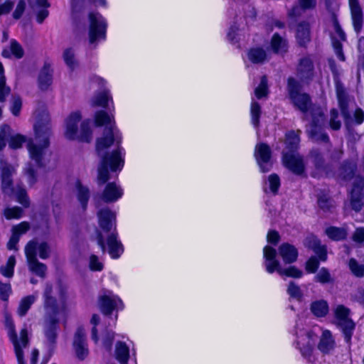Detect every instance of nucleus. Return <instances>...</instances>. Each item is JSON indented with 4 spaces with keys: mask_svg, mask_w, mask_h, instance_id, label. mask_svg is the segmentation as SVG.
Listing matches in <instances>:
<instances>
[{
    "mask_svg": "<svg viewBox=\"0 0 364 364\" xmlns=\"http://www.w3.org/2000/svg\"><path fill=\"white\" fill-rule=\"evenodd\" d=\"M288 294L291 296L298 300H300L302 297V293L299 286H297L294 282H291L287 289Z\"/></svg>",
    "mask_w": 364,
    "mask_h": 364,
    "instance_id": "58",
    "label": "nucleus"
},
{
    "mask_svg": "<svg viewBox=\"0 0 364 364\" xmlns=\"http://www.w3.org/2000/svg\"><path fill=\"white\" fill-rule=\"evenodd\" d=\"M248 59L255 64L264 63L267 59L266 51L261 48H251L247 53Z\"/></svg>",
    "mask_w": 364,
    "mask_h": 364,
    "instance_id": "36",
    "label": "nucleus"
},
{
    "mask_svg": "<svg viewBox=\"0 0 364 364\" xmlns=\"http://www.w3.org/2000/svg\"><path fill=\"white\" fill-rule=\"evenodd\" d=\"M11 129L7 124H3L0 129V151L6 146V138L11 136Z\"/></svg>",
    "mask_w": 364,
    "mask_h": 364,
    "instance_id": "53",
    "label": "nucleus"
},
{
    "mask_svg": "<svg viewBox=\"0 0 364 364\" xmlns=\"http://www.w3.org/2000/svg\"><path fill=\"white\" fill-rule=\"evenodd\" d=\"M105 6V0H72V9L74 13L80 11L83 8L87 6L90 4Z\"/></svg>",
    "mask_w": 364,
    "mask_h": 364,
    "instance_id": "41",
    "label": "nucleus"
},
{
    "mask_svg": "<svg viewBox=\"0 0 364 364\" xmlns=\"http://www.w3.org/2000/svg\"><path fill=\"white\" fill-rule=\"evenodd\" d=\"M271 48L274 53L283 54L288 50V43L286 39L274 33L271 40Z\"/></svg>",
    "mask_w": 364,
    "mask_h": 364,
    "instance_id": "31",
    "label": "nucleus"
},
{
    "mask_svg": "<svg viewBox=\"0 0 364 364\" xmlns=\"http://www.w3.org/2000/svg\"><path fill=\"white\" fill-rule=\"evenodd\" d=\"M109 100H112L109 92L107 90H105L97 93L92 99V105L95 107H106Z\"/></svg>",
    "mask_w": 364,
    "mask_h": 364,
    "instance_id": "40",
    "label": "nucleus"
},
{
    "mask_svg": "<svg viewBox=\"0 0 364 364\" xmlns=\"http://www.w3.org/2000/svg\"><path fill=\"white\" fill-rule=\"evenodd\" d=\"M4 325L9 341L14 346L18 363L25 364L23 349L29 346L31 326L26 323L22 325H16L13 320H5Z\"/></svg>",
    "mask_w": 364,
    "mask_h": 364,
    "instance_id": "3",
    "label": "nucleus"
},
{
    "mask_svg": "<svg viewBox=\"0 0 364 364\" xmlns=\"http://www.w3.org/2000/svg\"><path fill=\"white\" fill-rule=\"evenodd\" d=\"M16 263V259L14 256H11L5 266L0 267V272L6 277H11L14 274V268Z\"/></svg>",
    "mask_w": 364,
    "mask_h": 364,
    "instance_id": "49",
    "label": "nucleus"
},
{
    "mask_svg": "<svg viewBox=\"0 0 364 364\" xmlns=\"http://www.w3.org/2000/svg\"><path fill=\"white\" fill-rule=\"evenodd\" d=\"M38 251L39 257L43 259H46L50 257V249L49 245L46 242H43L40 244L37 242V249L36 251Z\"/></svg>",
    "mask_w": 364,
    "mask_h": 364,
    "instance_id": "56",
    "label": "nucleus"
},
{
    "mask_svg": "<svg viewBox=\"0 0 364 364\" xmlns=\"http://www.w3.org/2000/svg\"><path fill=\"white\" fill-rule=\"evenodd\" d=\"M0 102H4L6 100V96L11 92L9 87L6 85V79L4 75V67L0 63Z\"/></svg>",
    "mask_w": 364,
    "mask_h": 364,
    "instance_id": "44",
    "label": "nucleus"
},
{
    "mask_svg": "<svg viewBox=\"0 0 364 364\" xmlns=\"http://www.w3.org/2000/svg\"><path fill=\"white\" fill-rule=\"evenodd\" d=\"M336 318H348L350 314V310L343 304L337 305L333 309Z\"/></svg>",
    "mask_w": 364,
    "mask_h": 364,
    "instance_id": "54",
    "label": "nucleus"
},
{
    "mask_svg": "<svg viewBox=\"0 0 364 364\" xmlns=\"http://www.w3.org/2000/svg\"><path fill=\"white\" fill-rule=\"evenodd\" d=\"M94 325L92 330V338L97 342V333L102 335L103 346L107 350H110L112 346V342L114 338V333L112 330H109L104 320H92Z\"/></svg>",
    "mask_w": 364,
    "mask_h": 364,
    "instance_id": "14",
    "label": "nucleus"
},
{
    "mask_svg": "<svg viewBox=\"0 0 364 364\" xmlns=\"http://www.w3.org/2000/svg\"><path fill=\"white\" fill-rule=\"evenodd\" d=\"M123 195V191L120 186L115 183H108L102 193L97 194L94 197L96 207L101 205V202L105 203H112L119 199Z\"/></svg>",
    "mask_w": 364,
    "mask_h": 364,
    "instance_id": "12",
    "label": "nucleus"
},
{
    "mask_svg": "<svg viewBox=\"0 0 364 364\" xmlns=\"http://www.w3.org/2000/svg\"><path fill=\"white\" fill-rule=\"evenodd\" d=\"M311 310L316 316L323 317L328 311V303L325 300L316 301L311 304Z\"/></svg>",
    "mask_w": 364,
    "mask_h": 364,
    "instance_id": "39",
    "label": "nucleus"
},
{
    "mask_svg": "<svg viewBox=\"0 0 364 364\" xmlns=\"http://www.w3.org/2000/svg\"><path fill=\"white\" fill-rule=\"evenodd\" d=\"M251 117L252 122L255 127H258L259 125V118L261 115V107L258 102L252 100L251 103Z\"/></svg>",
    "mask_w": 364,
    "mask_h": 364,
    "instance_id": "47",
    "label": "nucleus"
},
{
    "mask_svg": "<svg viewBox=\"0 0 364 364\" xmlns=\"http://www.w3.org/2000/svg\"><path fill=\"white\" fill-rule=\"evenodd\" d=\"M338 117V111L335 109L331 110L330 127L333 130H338L341 127V121L337 120Z\"/></svg>",
    "mask_w": 364,
    "mask_h": 364,
    "instance_id": "61",
    "label": "nucleus"
},
{
    "mask_svg": "<svg viewBox=\"0 0 364 364\" xmlns=\"http://www.w3.org/2000/svg\"><path fill=\"white\" fill-rule=\"evenodd\" d=\"M301 86L300 83L293 77L288 79L287 91L289 97L294 107L304 114L303 119H306V114L309 110L314 107H311V100L310 96L304 92H301ZM316 107V108H317Z\"/></svg>",
    "mask_w": 364,
    "mask_h": 364,
    "instance_id": "4",
    "label": "nucleus"
},
{
    "mask_svg": "<svg viewBox=\"0 0 364 364\" xmlns=\"http://www.w3.org/2000/svg\"><path fill=\"white\" fill-rule=\"evenodd\" d=\"M22 107V101L19 96H13L11 111L14 116H18Z\"/></svg>",
    "mask_w": 364,
    "mask_h": 364,
    "instance_id": "62",
    "label": "nucleus"
},
{
    "mask_svg": "<svg viewBox=\"0 0 364 364\" xmlns=\"http://www.w3.org/2000/svg\"><path fill=\"white\" fill-rule=\"evenodd\" d=\"M58 320H47L45 323V336L47 342L50 347H53L55 343L58 331Z\"/></svg>",
    "mask_w": 364,
    "mask_h": 364,
    "instance_id": "28",
    "label": "nucleus"
},
{
    "mask_svg": "<svg viewBox=\"0 0 364 364\" xmlns=\"http://www.w3.org/2000/svg\"><path fill=\"white\" fill-rule=\"evenodd\" d=\"M97 215L100 227L105 232L116 230V213L109 208H100Z\"/></svg>",
    "mask_w": 364,
    "mask_h": 364,
    "instance_id": "17",
    "label": "nucleus"
},
{
    "mask_svg": "<svg viewBox=\"0 0 364 364\" xmlns=\"http://www.w3.org/2000/svg\"><path fill=\"white\" fill-rule=\"evenodd\" d=\"M0 171L1 191L4 195L11 197L14 193L12 176L15 173V168L0 157Z\"/></svg>",
    "mask_w": 364,
    "mask_h": 364,
    "instance_id": "13",
    "label": "nucleus"
},
{
    "mask_svg": "<svg viewBox=\"0 0 364 364\" xmlns=\"http://www.w3.org/2000/svg\"><path fill=\"white\" fill-rule=\"evenodd\" d=\"M89 267L92 271H101L103 269V264L99 261L96 255H92L90 257Z\"/></svg>",
    "mask_w": 364,
    "mask_h": 364,
    "instance_id": "63",
    "label": "nucleus"
},
{
    "mask_svg": "<svg viewBox=\"0 0 364 364\" xmlns=\"http://www.w3.org/2000/svg\"><path fill=\"white\" fill-rule=\"evenodd\" d=\"M353 27L357 33H360L363 25V12L358 0H349Z\"/></svg>",
    "mask_w": 364,
    "mask_h": 364,
    "instance_id": "22",
    "label": "nucleus"
},
{
    "mask_svg": "<svg viewBox=\"0 0 364 364\" xmlns=\"http://www.w3.org/2000/svg\"><path fill=\"white\" fill-rule=\"evenodd\" d=\"M301 132V130L298 129L296 132L290 131L287 133L285 144L289 151H294L298 148L300 142L299 134Z\"/></svg>",
    "mask_w": 364,
    "mask_h": 364,
    "instance_id": "38",
    "label": "nucleus"
},
{
    "mask_svg": "<svg viewBox=\"0 0 364 364\" xmlns=\"http://www.w3.org/2000/svg\"><path fill=\"white\" fill-rule=\"evenodd\" d=\"M114 117L105 111H99L95 114V124L98 127L105 126L103 136L96 141V151L101 160L97 168V183L105 184L109 179V167L112 171L121 170L124 166V159L121 156V149L118 147L111 153L107 149L114 144L120 143L117 131L113 122Z\"/></svg>",
    "mask_w": 364,
    "mask_h": 364,
    "instance_id": "1",
    "label": "nucleus"
},
{
    "mask_svg": "<svg viewBox=\"0 0 364 364\" xmlns=\"http://www.w3.org/2000/svg\"><path fill=\"white\" fill-rule=\"evenodd\" d=\"M60 304L57 303L55 298L53 296V287L47 284L44 290V309L48 316L53 318L66 311V293L60 288Z\"/></svg>",
    "mask_w": 364,
    "mask_h": 364,
    "instance_id": "7",
    "label": "nucleus"
},
{
    "mask_svg": "<svg viewBox=\"0 0 364 364\" xmlns=\"http://www.w3.org/2000/svg\"><path fill=\"white\" fill-rule=\"evenodd\" d=\"M73 348L79 360H82L87 356L89 350L86 342L85 331L81 327H79L75 333Z\"/></svg>",
    "mask_w": 364,
    "mask_h": 364,
    "instance_id": "18",
    "label": "nucleus"
},
{
    "mask_svg": "<svg viewBox=\"0 0 364 364\" xmlns=\"http://www.w3.org/2000/svg\"><path fill=\"white\" fill-rule=\"evenodd\" d=\"M326 234L333 240L345 239L347 235V230L345 228L330 227L326 228Z\"/></svg>",
    "mask_w": 364,
    "mask_h": 364,
    "instance_id": "42",
    "label": "nucleus"
},
{
    "mask_svg": "<svg viewBox=\"0 0 364 364\" xmlns=\"http://www.w3.org/2000/svg\"><path fill=\"white\" fill-rule=\"evenodd\" d=\"M22 214V208L18 206L7 208L4 210L5 217L9 220L13 218H19L21 217Z\"/></svg>",
    "mask_w": 364,
    "mask_h": 364,
    "instance_id": "55",
    "label": "nucleus"
},
{
    "mask_svg": "<svg viewBox=\"0 0 364 364\" xmlns=\"http://www.w3.org/2000/svg\"><path fill=\"white\" fill-rule=\"evenodd\" d=\"M35 301L36 296L34 295H29L23 298L17 309L18 315L21 317L24 316Z\"/></svg>",
    "mask_w": 364,
    "mask_h": 364,
    "instance_id": "43",
    "label": "nucleus"
},
{
    "mask_svg": "<svg viewBox=\"0 0 364 364\" xmlns=\"http://www.w3.org/2000/svg\"><path fill=\"white\" fill-rule=\"evenodd\" d=\"M335 84L336 95L338 100V104L341 111V114L345 119H349L350 118V114L348 108V96L340 80H336V83Z\"/></svg>",
    "mask_w": 364,
    "mask_h": 364,
    "instance_id": "19",
    "label": "nucleus"
},
{
    "mask_svg": "<svg viewBox=\"0 0 364 364\" xmlns=\"http://www.w3.org/2000/svg\"><path fill=\"white\" fill-rule=\"evenodd\" d=\"M25 137L21 134H16L11 136L9 145L11 149H16L21 147L23 143L25 141Z\"/></svg>",
    "mask_w": 364,
    "mask_h": 364,
    "instance_id": "60",
    "label": "nucleus"
},
{
    "mask_svg": "<svg viewBox=\"0 0 364 364\" xmlns=\"http://www.w3.org/2000/svg\"><path fill=\"white\" fill-rule=\"evenodd\" d=\"M15 197L16 201L21 204L23 208H27L30 206V199L28 198L27 191L22 186H16L14 187V193L10 197Z\"/></svg>",
    "mask_w": 364,
    "mask_h": 364,
    "instance_id": "35",
    "label": "nucleus"
},
{
    "mask_svg": "<svg viewBox=\"0 0 364 364\" xmlns=\"http://www.w3.org/2000/svg\"><path fill=\"white\" fill-rule=\"evenodd\" d=\"M114 353L116 359L121 364H125L127 363L129 358V349L124 342H117Z\"/></svg>",
    "mask_w": 364,
    "mask_h": 364,
    "instance_id": "33",
    "label": "nucleus"
},
{
    "mask_svg": "<svg viewBox=\"0 0 364 364\" xmlns=\"http://www.w3.org/2000/svg\"><path fill=\"white\" fill-rule=\"evenodd\" d=\"M268 93L267 78L265 75L261 77L260 83L255 90V95L258 99L267 97Z\"/></svg>",
    "mask_w": 364,
    "mask_h": 364,
    "instance_id": "50",
    "label": "nucleus"
},
{
    "mask_svg": "<svg viewBox=\"0 0 364 364\" xmlns=\"http://www.w3.org/2000/svg\"><path fill=\"white\" fill-rule=\"evenodd\" d=\"M36 122L34 125L36 139L39 144L32 141L28 144V149L31 158L35 161V164L28 162L23 168L25 176L29 186H33L38 181L36 167L43 166L42 162L43 149L49 145V136L50 135V117L46 109H39L35 112Z\"/></svg>",
    "mask_w": 364,
    "mask_h": 364,
    "instance_id": "2",
    "label": "nucleus"
},
{
    "mask_svg": "<svg viewBox=\"0 0 364 364\" xmlns=\"http://www.w3.org/2000/svg\"><path fill=\"white\" fill-rule=\"evenodd\" d=\"M363 194L359 193L358 191L350 193L351 208L356 212L360 211L363 205Z\"/></svg>",
    "mask_w": 364,
    "mask_h": 364,
    "instance_id": "46",
    "label": "nucleus"
},
{
    "mask_svg": "<svg viewBox=\"0 0 364 364\" xmlns=\"http://www.w3.org/2000/svg\"><path fill=\"white\" fill-rule=\"evenodd\" d=\"M315 281L321 284H327L332 283L333 279L329 271L326 268L322 267L315 276Z\"/></svg>",
    "mask_w": 364,
    "mask_h": 364,
    "instance_id": "48",
    "label": "nucleus"
},
{
    "mask_svg": "<svg viewBox=\"0 0 364 364\" xmlns=\"http://www.w3.org/2000/svg\"><path fill=\"white\" fill-rule=\"evenodd\" d=\"M304 244L306 247L312 249L321 260L325 261L326 259V248L321 245L320 240L315 236L307 237Z\"/></svg>",
    "mask_w": 364,
    "mask_h": 364,
    "instance_id": "24",
    "label": "nucleus"
},
{
    "mask_svg": "<svg viewBox=\"0 0 364 364\" xmlns=\"http://www.w3.org/2000/svg\"><path fill=\"white\" fill-rule=\"evenodd\" d=\"M283 163L289 171L297 176H304L305 165L303 157L299 154L283 152Z\"/></svg>",
    "mask_w": 364,
    "mask_h": 364,
    "instance_id": "15",
    "label": "nucleus"
},
{
    "mask_svg": "<svg viewBox=\"0 0 364 364\" xmlns=\"http://www.w3.org/2000/svg\"><path fill=\"white\" fill-rule=\"evenodd\" d=\"M297 75L301 80H310L314 75V64L309 57L300 60L297 68Z\"/></svg>",
    "mask_w": 364,
    "mask_h": 364,
    "instance_id": "21",
    "label": "nucleus"
},
{
    "mask_svg": "<svg viewBox=\"0 0 364 364\" xmlns=\"http://www.w3.org/2000/svg\"><path fill=\"white\" fill-rule=\"evenodd\" d=\"M10 50L16 58H21L23 56L24 51L22 46L15 40L11 41Z\"/></svg>",
    "mask_w": 364,
    "mask_h": 364,
    "instance_id": "59",
    "label": "nucleus"
},
{
    "mask_svg": "<svg viewBox=\"0 0 364 364\" xmlns=\"http://www.w3.org/2000/svg\"><path fill=\"white\" fill-rule=\"evenodd\" d=\"M37 240L29 241L25 247V254L26 256L29 270L37 276L44 278L46 274L47 267L43 263L40 262L37 259Z\"/></svg>",
    "mask_w": 364,
    "mask_h": 364,
    "instance_id": "10",
    "label": "nucleus"
},
{
    "mask_svg": "<svg viewBox=\"0 0 364 364\" xmlns=\"http://www.w3.org/2000/svg\"><path fill=\"white\" fill-rule=\"evenodd\" d=\"M279 252L287 264L293 263L297 259L298 251L296 248L289 243L282 244L279 247Z\"/></svg>",
    "mask_w": 364,
    "mask_h": 364,
    "instance_id": "25",
    "label": "nucleus"
},
{
    "mask_svg": "<svg viewBox=\"0 0 364 364\" xmlns=\"http://www.w3.org/2000/svg\"><path fill=\"white\" fill-rule=\"evenodd\" d=\"M255 156L261 171L265 173L271 170V150L267 144L264 143L257 144L255 147Z\"/></svg>",
    "mask_w": 364,
    "mask_h": 364,
    "instance_id": "16",
    "label": "nucleus"
},
{
    "mask_svg": "<svg viewBox=\"0 0 364 364\" xmlns=\"http://www.w3.org/2000/svg\"><path fill=\"white\" fill-rule=\"evenodd\" d=\"M335 346L336 342L331 331L328 330L323 331L318 344V350L324 354H328L334 349Z\"/></svg>",
    "mask_w": 364,
    "mask_h": 364,
    "instance_id": "23",
    "label": "nucleus"
},
{
    "mask_svg": "<svg viewBox=\"0 0 364 364\" xmlns=\"http://www.w3.org/2000/svg\"><path fill=\"white\" fill-rule=\"evenodd\" d=\"M63 60L67 66L73 70L77 65V61L75 59V51L73 48H67L63 53Z\"/></svg>",
    "mask_w": 364,
    "mask_h": 364,
    "instance_id": "45",
    "label": "nucleus"
},
{
    "mask_svg": "<svg viewBox=\"0 0 364 364\" xmlns=\"http://www.w3.org/2000/svg\"><path fill=\"white\" fill-rule=\"evenodd\" d=\"M98 305L105 316H109L114 311L123 308L122 301L112 291L104 290L98 296Z\"/></svg>",
    "mask_w": 364,
    "mask_h": 364,
    "instance_id": "11",
    "label": "nucleus"
},
{
    "mask_svg": "<svg viewBox=\"0 0 364 364\" xmlns=\"http://www.w3.org/2000/svg\"><path fill=\"white\" fill-rule=\"evenodd\" d=\"M52 82V73L49 65H45L38 75V85L41 90H46Z\"/></svg>",
    "mask_w": 364,
    "mask_h": 364,
    "instance_id": "32",
    "label": "nucleus"
},
{
    "mask_svg": "<svg viewBox=\"0 0 364 364\" xmlns=\"http://www.w3.org/2000/svg\"><path fill=\"white\" fill-rule=\"evenodd\" d=\"M263 253L265 259L266 270L269 273L277 271L281 276L286 275L294 278H300L302 276V272L294 266L282 269L280 267L279 262L276 259L277 251L274 247L269 245L265 246Z\"/></svg>",
    "mask_w": 364,
    "mask_h": 364,
    "instance_id": "6",
    "label": "nucleus"
},
{
    "mask_svg": "<svg viewBox=\"0 0 364 364\" xmlns=\"http://www.w3.org/2000/svg\"><path fill=\"white\" fill-rule=\"evenodd\" d=\"M309 159L317 169H323L326 167V160L322 151L318 148H313L308 155Z\"/></svg>",
    "mask_w": 364,
    "mask_h": 364,
    "instance_id": "34",
    "label": "nucleus"
},
{
    "mask_svg": "<svg viewBox=\"0 0 364 364\" xmlns=\"http://www.w3.org/2000/svg\"><path fill=\"white\" fill-rule=\"evenodd\" d=\"M355 170L356 164L355 163L344 161L339 168L338 176L343 181H350L353 178Z\"/></svg>",
    "mask_w": 364,
    "mask_h": 364,
    "instance_id": "30",
    "label": "nucleus"
},
{
    "mask_svg": "<svg viewBox=\"0 0 364 364\" xmlns=\"http://www.w3.org/2000/svg\"><path fill=\"white\" fill-rule=\"evenodd\" d=\"M364 188V178L360 176H358L355 178L353 188L351 192L358 191L359 193H363V189Z\"/></svg>",
    "mask_w": 364,
    "mask_h": 364,
    "instance_id": "64",
    "label": "nucleus"
},
{
    "mask_svg": "<svg viewBox=\"0 0 364 364\" xmlns=\"http://www.w3.org/2000/svg\"><path fill=\"white\" fill-rule=\"evenodd\" d=\"M80 120L81 115L80 112H75L71 113L66 119V130L65 135L68 139H75L78 138L82 141L90 142L92 139V131L88 121H84L81 123L80 134H77V124Z\"/></svg>",
    "mask_w": 364,
    "mask_h": 364,
    "instance_id": "5",
    "label": "nucleus"
},
{
    "mask_svg": "<svg viewBox=\"0 0 364 364\" xmlns=\"http://www.w3.org/2000/svg\"><path fill=\"white\" fill-rule=\"evenodd\" d=\"M318 204L323 211H330L334 207L333 200L324 194L318 196Z\"/></svg>",
    "mask_w": 364,
    "mask_h": 364,
    "instance_id": "52",
    "label": "nucleus"
},
{
    "mask_svg": "<svg viewBox=\"0 0 364 364\" xmlns=\"http://www.w3.org/2000/svg\"><path fill=\"white\" fill-rule=\"evenodd\" d=\"M349 268L353 275L358 278L364 277V264H359L355 259L349 260Z\"/></svg>",
    "mask_w": 364,
    "mask_h": 364,
    "instance_id": "51",
    "label": "nucleus"
},
{
    "mask_svg": "<svg viewBox=\"0 0 364 364\" xmlns=\"http://www.w3.org/2000/svg\"><path fill=\"white\" fill-rule=\"evenodd\" d=\"M89 21V44L92 48H95L99 41L106 38L107 23L98 13H90Z\"/></svg>",
    "mask_w": 364,
    "mask_h": 364,
    "instance_id": "8",
    "label": "nucleus"
},
{
    "mask_svg": "<svg viewBox=\"0 0 364 364\" xmlns=\"http://www.w3.org/2000/svg\"><path fill=\"white\" fill-rule=\"evenodd\" d=\"M311 123L309 129H307L309 136L314 141L329 142V138L326 133L321 131L324 125L325 117L321 107L311 109Z\"/></svg>",
    "mask_w": 364,
    "mask_h": 364,
    "instance_id": "9",
    "label": "nucleus"
},
{
    "mask_svg": "<svg viewBox=\"0 0 364 364\" xmlns=\"http://www.w3.org/2000/svg\"><path fill=\"white\" fill-rule=\"evenodd\" d=\"M75 187L77 189V199L80 201L82 209L85 210L90 198V190L87 187L84 186L79 181L76 182Z\"/></svg>",
    "mask_w": 364,
    "mask_h": 364,
    "instance_id": "37",
    "label": "nucleus"
},
{
    "mask_svg": "<svg viewBox=\"0 0 364 364\" xmlns=\"http://www.w3.org/2000/svg\"><path fill=\"white\" fill-rule=\"evenodd\" d=\"M270 191L274 193H277L278 189L280 186V179L278 175L273 173L268 178Z\"/></svg>",
    "mask_w": 364,
    "mask_h": 364,
    "instance_id": "57",
    "label": "nucleus"
},
{
    "mask_svg": "<svg viewBox=\"0 0 364 364\" xmlns=\"http://www.w3.org/2000/svg\"><path fill=\"white\" fill-rule=\"evenodd\" d=\"M108 252L113 259L119 258L124 252L122 242L117 240V233L113 231L107 239Z\"/></svg>",
    "mask_w": 364,
    "mask_h": 364,
    "instance_id": "20",
    "label": "nucleus"
},
{
    "mask_svg": "<svg viewBox=\"0 0 364 364\" xmlns=\"http://www.w3.org/2000/svg\"><path fill=\"white\" fill-rule=\"evenodd\" d=\"M334 323L343 333L346 341L350 343L355 327L353 320H335Z\"/></svg>",
    "mask_w": 364,
    "mask_h": 364,
    "instance_id": "29",
    "label": "nucleus"
},
{
    "mask_svg": "<svg viewBox=\"0 0 364 364\" xmlns=\"http://www.w3.org/2000/svg\"><path fill=\"white\" fill-rule=\"evenodd\" d=\"M296 38L300 46L305 47L311 41L310 27L306 22L300 23L296 28Z\"/></svg>",
    "mask_w": 364,
    "mask_h": 364,
    "instance_id": "26",
    "label": "nucleus"
},
{
    "mask_svg": "<svg viewBox=\"0 0 364 364\" xmlns=\"http://www.w3.org/2000/svg\"><path fill=\"white\" fill-rule=\"evenodd\" d=\"M299 5L294 6L288 15L291 18L301 16L305 10L313 9L316 6V0H298Z\"/></svg>",
    "mask_w": 364,
    "mask_h": 364,
    "instance_id": "27",
    "label": "nucleus"
}]
</instances>
